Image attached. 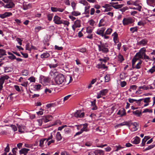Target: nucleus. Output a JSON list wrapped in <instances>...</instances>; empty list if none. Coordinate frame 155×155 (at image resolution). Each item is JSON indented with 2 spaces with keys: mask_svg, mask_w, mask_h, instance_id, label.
<instances>
[{
  "mask_svg": "<svg viewBox=\"0 0 155 155\" xmlns=\"http://www.w3.org/2000/svg\"><path fill=\"white\" fill-rule=\"evenodd\" d=\"M54 80L55 83L58 85L65 84L66 80L64 76L61 74H59L54 78Z\"/></svg>",
  "mask_w": 155,
  "mask_h": 155,
  "instance_id": "1",
  "label": "nucleus"
},
{
  "mask_svg": "<svg viewBox=\"0 0 155 155\" xmlns=\"http://www.w3.org/2000/svg\"><path fill=\"white\" fill-rule=\"evenodd\" d=\"M100 45H97L98 50L99 51H101L102 53H107L109 52V50L107 48L108 47V44L107 43H103L100 42Z\"/></svg>",
  "mask_w": 155,
  "mask_h": 155,
  "instance_id": "2",
  "label": "nucleus"
},
{
  "mask_svg": "<svg viewBox=\"0 0 155 155\" xmlns=\"http://www.w3.org/2000/svg\"><path fill=\"white\" fill-rule=\"evenodd\" d=\"M6 4L4 8H12L15 6V4L13 3L12 0H2Z\"/></svg>",
  "mask_w": 155,
  "mask_h": 155,
  "instance_id": "3",
  "label": "nucleus"
},
{
  "mask_svg": "<svg viewBox=\"0 0 155 155\" xmlns=\"http://www.w3.org/2000/svg\"><path fill=\"white\" fill-rule=\"evenodd\" d=\"M104 151L102 150H97L89 152L88 155H104Z\"/></svg>",
  "mask_w": 155,
  "mask_h": 155,
  "instance_id": "4",
  "label": "nucleus"
},
{
  "mask_svg": "<svg viewBox=\"0 0 155 155\" xmlns=\"http://www.w3.org/2000/svg\"><path fill=\"white\" fill-rule=\"evenodd\" d=\"M134 21V20L131 18H124L123 20V24L124 25H126L131 24Z\"/></svg>",
  "mask_w": 155,
  "mask_h": 155,
  "instance_id": "5",
  "label": "nucleus"
},
{
  "mask_svg": "<svg viewBox=\"0 0 155 155\" xmlns=\"http://www.w3.org/2000/svg\"><path fill=\"white\" fill-rule=\"evenodd\" d=\"M8 76L7 75L1 76L0 78V91L2 90L3 87V85L5 80L9 78Z\"/></svg>",
  "mask_w": 155,
  "mask_h": 155,
  "instance_id": "6",
  "label": "nucleus"
},
{
  "mask_svg": "<svg viewBox=\"0 0 155 155\" xmlns=\"http://www.w3.org/2000/svg\"><path fill=\"white\" fill-rule=\"evenodd\" d=\"M108 90L107 89H103L100 91L99 93L97 94V98L99 99L103 96L105 95L108 93Z\"/></svg>",
  "mask_w": 155,
  "mask_h": 155,
  "instance_id": "7",
  "label": "nucleus"
},
{
  "mask_svg": "<svg viewBox=\"0 0 155 155\" xmlns=\"http://www.w3.org/2000/svg\"><path fill=\"white\" fill-rule=\"evenodd\" d=\"M84 112H82L81 110H77V112L74 114V116L77 118H81L84 117Z\"/></svg>",
  "mask_w": 155,
  "mask_h": 155,
  "instance_id": "8",
  "label": "nucleus"
},
{
  "mask_svg": "<svg viewBox=\"0 0 155 155\" xmlns=\"http://www.w3.org/2000/svg\"><path fill=\"white\" fill-rule=\"evenodd\" d=\"M53 21L54 23L57 25L61 24L62 20L61 18L57 15H55Z\"/></svg>",
  "mask_w": 155,
  "mask_h": 155,
  "instance_id": "9",
  "label": "nucleus"
},
{
  "mask_svg": "<svg viewBox=\"0 0 155 155\" xmlns=\"http://www.w3.org/2000/svg\"><path fill=\"white\" fill-rule=\"evenodd\" d=\"M87 126L88 125L86 123L83 124H81L79 125V127L81 128V130L82 133L84 131L87 132L89 131Z\"/></svg>",
  "mask_w": 155,
  "mask_h": 155,
  "instance_id": "10",
  "label": "nucleus"
},
{
  "mask_svg": "<svg viewBox=\"0 0 155 155\" xmlns=\"http://www.w3.org/2000/svg\"><path fill=\"white\" fill-rule=\"evenodd\" d=\"M118 2H110V4L112 5V7L116 9L121 8L123 6V4L118 5Z\"/></svg>",
  "mask_w": 155,
  "mask_h": 155,
  "instance_id": "11",
  "label": "nucleus"
},
{
  "mask_svg": "<svg viewBox=\"0 0 155 155\" xmlns=\"http://www.w3.org/2000/svg\"><path fill=\"white\" fill-rule=\"evenodd\" d=\"M30 149L26 148H23L19 150V153L20 154H24V155H31L30 154H27L28 152Z\"/></svg>",
  "mask_w": 155,
  "mask_h": 155,
  "instance_id": "12",
  "label": "nucleus"
},
{
  "mask_svg": "<svg viewBox=\"0 0 155 155\" xmlns=\"http://www.w3.org/2000/svg\"><path fill=\"white\" fill-rule=\"evenodd\" d=\"M106 29L105 27H102L101 28V29H98L96 32V33L98 35L103 37L104 36V31Z\"/></svg>",
  "mask_w": 155,
  "mask_h": 155,
  "instance_id": "13",
  "label": "nucleus"
},
{
  "mask_svg": "<svg viewBox=\"0 0 155 155\" xmlns=\"http://www.w3.org/2000/svg\"><path fill=\"white\" fill-rule=\"evenodd\" d=\"M12 15V13L11 12H5L3 14H0V18L4 19L7 17H10Z\"/></svg>",
  "mask_w": 155,
  "mask_h": 155,
  "instance_id": "14",
  "label": "nucleus"
},
{
  "mask_svg": "<svg viewBox=\"0 0 155 155\" xmlns=\"http://www.w3.org/2000/svg\"><path fill=\"white\" fill-rule=\"evenodd\" d=\"M146 3L150 6L153 7L155 6V0H146Z\"/></svg>",
  "mask_w": 155,
  "mask_h": 155,
  "instance_id": "15",
  "label": "nucleus"
},
{
  "mask_svg": "<svg viewBox=\"0 0 155 155\" xmlns=\"http://www.w3.org/2000/svg\"><path fill=\"white\" fill-rule=\"evenodd\" d=\"M130 124L131 126L132 125L134 127L133 128L134 131H136L138 130L139 128V124L138 123L136 122L133 123L131 120H130Z\"/></svg>",
  "mask_w": 155,
  "mask_h": 155,
  "instance_id": "16",
  "label": "nucleus"
},
{
  "mask_svg": "<svg viewBox=\"0 0 155 155\" xmlns=\"http://www.w3.org/2000/svg\"><path fill=\"white\" fill-rule=\"evenodd\" d=\"M117 115H120V117H122L126 115V112L125 109L124 108H122L119 110L117 113Z\"/></svg>",
  "mask_w": 155,
  "mask_h": 155,
  "instance_id": "17",
  "label": "nucleus"
},
{
  "mask_svg": "<svg viewBox=\"0 0 155 155\" xmlns=\"http://www.w3.org/2000/svg\"><path fill=\"white\" fill-rule=\"evenodd\" d=\"M140 138L136 136L133 139L131 142L133 144H139L140 142Z\"/></svg>",
  "mask_w": 155,
  "mask_h": 155,
  "instance_id": "18",
  "label": "nucleus"
},
{
  "mask_svg": "<svg viewBox=\"0 0 155 155\" xmlns=\"http://www.w3.org/2000/svg\"><path fill=\"white\" fill-rule=\"evenodd\" d=\"M52 118V116L51 115L46 116L45 117H44V122L46 123L51 120Z\"/></svg>",
  "mask_w": 155,
  "mask_h": 155,
  "instance_id": "19",
  "label": "nucleus"
},
{
  "mask_svg": "<svg viewBox=\"0 0 155 155\" xmlns=\"http://www.w3.org/2000/svg\"><path fill=\"white\" fill-rule=\"evenodd\" d=\"M142 110H137L136 111H132V112L133 114L138 117H140L142 115Z\"/></svg>",
  "mask_w": 155,
  "mask_h": 155,
  "instance_id": "20",
  "label": "nucleus"
},
{
  "mask_svg": "<svg viewBox=\"0 0 155 155\" xmlns=\"http://www.w3.org/2000/svg\"><path fill=\"white\" fill-rule=\"evenodd\" d=\"M150 97H147L143 99H140L137 100V103L139 104L140 102L143 100L144 102V103H148L150 102Z\"/></svg>",
  "mask_w": 155,
  "mask_h": 155,
  "instance_id": "21",
  "label": "nucleus"
},
{
  "mask_svg": "<svg viewBox=\"0 0 155 155\" xmlns=\"http://www.w3.org/2000/svg\"><path fill=\"white\" fill-rule=\"evenodd\" d=\"M112 36L114 37L113 40L115 44L117 43H118L119 41L118 34L117 33L115 32L112 35Z\"/></svg>",
  "mask_w": 155,
  "mask_h": 155,
  "instance_id": "22",
  "label": "nucleus"
},
{
  "mask_svg": "<svg viewBox=\"0 0 155 155\" xmlns=\"http://www.w3.org/2000/svg\"><path fill=\"white\" fill-rule=\"evenodd\" d=\"M147 41H148L146 39H143L141 41L137 42V45H142L143 46H144L147 44Z\"/></svg>",
  "mask_w": 155,
  "mask_h": 155,
  "instance_id": "23",
  "label": "nucleus"
},
{
  "mask_svg": "<svg viewBox=\"0 0 155 155\" xmlns=\"http://www.w3.org/2000/svg\"><path fill=\"white\" fill-rule=\"evenodd\" d=\"M65 80V83L67 84H68L72 81L73 79L72 76L70 75H68L66 77Z\"/></svg>",
  "mask_w": 155,
  "mask_h": 155,
  "instance_id": "24",
  "label": "nucleus"
},
{
  "mask_svg": "<svg viewBox=\"0 0 155 155\" xmlns=\"http://www.w3.org/2000/svg\"><path fill=\"white\" fill-rule=\"evenodd\" d=\"M6 51L5 50L0 49V57L2 58L4 55H6Z\"/></svg>",
  "mask_w": 155,
  "mask_h": 155,
  "instance_id": "25",
  "label": "nucleus"
},
{
  "mask_svg": "<svg viewBox=\"0 0 155 155\" xmlns=\"http://www.w3.org/2000/svg\"><path fill=\"white\" fill-rule=\"evenodd\" d=\"M32 7L31 4L30 3L25 4L23 5V9L25 10H27Z\"/></svg>",
  "mask_w": 155,
  "mask_h": 155,
  "instance_id": "26",
  "label": "nucleus"
},
{
  "mask_svg": "<svg viewBox=\"0 0 155 155\" xmlns=\"http://www.w3.org/2000/svg\"><path fill=\"white\" fill-rule=\"evenodd\" d=\"M143 52H137L135 56H137L138 57V59L139 58H140L142 59H143Z\"/></svg>",
  "mask_w": 155,
  "mask_h": 155,
  "instance_id": "27",
  "label": "nucleus"
},
{
  "mask_svg": "<svg viewBox=\"0 0 155 155\" xmlns=\"http://www.w3.org/2000/svg\"><path fill=\"white\" fill-rule=\"evenodd\" d=\"M81 21L79 20H77L74 22V25L76 28H79L81 26Z\"/></svg>",
  "mask_w": 155,
  "mask_h": 155,
  "instance_id": "28",
  "label": "nucleus"
},
{
  "mask_svg": "<svg viewBox=\"0 0 155 155\" xmlns=\"http://www.w3.org/2000/svg\"><path fill=\"white\" fill-rule=\"evenodd\" d=\"M16 125L18 129V131L21 133H23L24 131L22 130L24 129L23 126L21 125H19L18 124H17Z\"/></svg>",
  "mask_w": 155,
  "mask_h": 155,
  "instance_id": "29",
  "label": "nucleus"
},
{
  "mask_svg": "<svg viewBox=\"0 0 155 155\" xmlns=\"http://www.w3.org/2000/svg\"><path fill=\"white\" fill-rule=\"evenodd\" d=\"M90 8V5H88L87 6H86L85 7L84 10L85 11L84 12V14H88L89 13V9Z\"/></svg>",
  "mask_w": 155,
  "mask_h": 155,
  "instance_id": "30",
  "label": "nucleus"
},
{
  "mask_svg": "<svg viewBox=\"0 0 155 155\" xmlns=\"http://www.w3.org/2000/svg\"><path fill=\"white\" fill-rule=\"evenodd\" d=\"M49 56V54L48 53L46 52L41 54V57L42 58H48Z\"/></svg>",
  "mask_w": 155,
  "mask_h": 155,
  "instance_id": "31",
  "label": "nucleus"
},
{
  "mask_svg": "<svg viewBox=\"0 0 155 155\" xmlns=\"http://www.w3.org/2000/svg\"><path fill=\"white\" fill-rule=\"evenodd\" d=\"M130 30L131 33H133L135 32H137L138 31V27L137 26L132 27L130 28Z\"/></svg>",
  "mask_w": 155,
  "mask_h": 155,
  "instance_id": "32",
  "label": "nucleus"
},
{
  "mask_svg": "<svg viewBox=\"0 0 155 155\" xmlns=\"http://www.w3.org/2000/svg\"><path fill=\"white\" fill-rule=\"evenodd\" d=\"M13 68L11 67H6L4 68V70L5 72H12L13 71Z\"/></svg>",
  "mask_w": 155,
  "mask_h": 155,
  "instance_id": "33",
  "label": "nucleus"
},
{
  "mask_svg": "<svg viewBox=\"0 0 155 155\" xmlns=\"http://www.w3.org/2000/svg\"><path fill=\"white\" fill-rule=\"evenodd\" d=\"M141 89H142L143 90H148V89H149V87L148 86H146L145 85H144L143 86L139 87H138V91H137L136 93H137V91H140V90Z\"/></svg>",
  "mask_w": 155,
  "mask_h": 155,
  "instance_id": "34",
  "label": "nucleus"
},
{
  "mask_svg": "<svg viewBox=\"0 0 155 155\" xmlns=\"http://www.w3.org/2000/svg\"><path fill=\"white\" fill-rule=\"evenodd\" d=\"M56 138L58 141L62 139V137L60 133L58 132L56 134Z\"/></svg>",
  "mask_w": 155,
  "mask_h": 155,
  "instance_id": "35",
  "label": "nucleus"
},
{
  "mask_svg": "<svg viewBox=\"0 0 155 155\" xmlns=\"http://www.w3.org/2000/svg\"><path fill=\"white\" fill-rule=\"evenodd\" d=\"M46 140V138H42L40 140L39 146L41 147H43L44 142Z\"/></svg>",
  "mask_w": 155,
  "mask_h": 155,
  "instance_id": "36",
  "label": "nucleus"
},
{
  "mask_svg": "<svg viewBox=\"0 0 155 155\" xmlns=\"http://www.w3.org/2000/svg\"><path fill=\"white\" fill-rule=\"evenodd\" d=\"M50 75L52 77H54L55 76H56L57 74V73L56 72L55 70H54V71H51L50 73Z\"/></svg>",
  "mask_w": 155,
  "mask_h": 155,
  "instance_id": "37",
  "label": "nucleus"
},
{
  "mask_svg": "<svg viewBox=\"0 0 155 155\" xmlns=\"http://www.w3.org/2000/svg\"><path fill=\"white\" fill-rule=\"evenodd\" d=\"M97 66L98 68L99 69L102 68H107L104 64H102V62H101V64H98Z\"/></svg>",
  "mask_w": 155,
  "mask_h": 155,
  "instance_id": "38",
  "label": "nucleus"
},
{
  "mask_svg": "<svg viewBox=\"0 0 155 155\" xmlns=\"http://www.w3.org/2000/svg\"><path fill=\"white\" fill-rule=\"evenodd\" d=\"M138 60V58H135V57H134L132 60V68H134V65L135 64L136 61Z\"/></svg>",
  "mask_w": 155,
  "mask_h": 155,
  "instance_id": "39",
  "label": "nucleus"
},
{
  "mask_svg": "<svg viewBox=\"0 0 155 155\" xmlns=\"http://www.w3.org/2000/svg\"><path fill=\"white\" fill-rule=\"evenodd\" d=\"M105 82H109L110 80V75L107 74L104 77Z\"/></svg>",
  "mask_w": 155,
  "mask_h": 155,
  "instance_id": "40",
  "label": "nucleus"
},
{
  "mask_svg": "<svg viewBox=\"0 0 155 155\" xmlns=\"http://www.w3.org/2000/svg\"><path fill=\"white\" fill-rule=\"evenodd\" d=\"M142 61L140 60V61L137 64L135 67H134V68H136L137 69H140V65L142 64Z\"/></svg>",
  "mask_w": 155,
  "mask_h": 155,
  "instance_id": "41",
  "label": "nucleus"
},
{
  "mask_svg": "<svg viewBox=\"0 0 155 155\" xmlns=\"http://www.w3.org/2000/svg\"><path fill=\"white\" fill-rule=\"evenodd\" d=\"M72 15L74 16H77L81 15V13L78 11H74L72 12Z\"/></svg>",
  "mask_w": 155,
  "mask_h": 155,
  "instance_id": "42",
  "label": "nucleus"
},
{
  "mask_svg": "<svg viewBox=\"0 0 155 155\" xmlns=\"http://www.w3.org/2000/svg\"><path fill=\"white\" fill-rule=\"evenodd\" d=\"M71 130L69 127H67L64 129V132L65 134H69L71 132Z\"/></svg>",
  "mask_w": 155,
  "mask_h": 155,
  "instance_id": "43",
  "label": "nucleus"
},
{
  "mask_svg": "<svg viewBox=\"0 0 155 155\" xmlns=\"http://www.w3.org/2000/svg\"><path fill=\"white\" fill-rule=\"evenodd\" d=\"M155 146V144H152L151 145L147 147L143 151H146L150 149H152V148L154 147Z\"/></svg>",
  "mask_w": 155,
  "mask_h": 155,
  "instance_id": "44",
  "label": "nucleus"
},
{
  "mask_svg": "<svg viewBox=\"0 0 155 155\" xmlns=\"http://www.w3.org/2000/svg\"><path fill=\"white\" fill-rule=\"evenodd\" d=\"M53 14H48L47 15L48 19L49 21H51L52 20Z\"/></svg>",
  "mask_w": 155,
  "mask_h": 155,
  "instance_id": "45",
  "label": "nucleus"
},
{
  "mask_svg": "<svg viewBox=\"0 0 155 155\" xmlns=\"http://www.w3.org/2000/svg\"><path fill=\"white\" fill-rule=\"evenodd\" d=\"M104 20L103 19H101L99 22V23L98 25V27H100L101 26H103L105 25L104 24H103V23L104 22Z\"/></svg>",
  "mask_w": 155,
  "mask_h": 155,
  "instance_id": "46",
  "label": "nucleus"
},
{
  "mask_svg": "<svg viewBox=\"0 0 155 155\" xmlns=\"http://www.w3.org/2000/svg\"><path fill=\"white\" fill-rule=\"evenodd\" d=\"M80 3L83 4L84 5L87 6L88 5H90L85 0H82L80 1Z\"/></svg>",
  "mask_w": 155,
  "mask_h": 155,
  "instance_id": "47",
  "label": "nucleus"
},
{
  "mask_svg": "<svg viewBox=\"0 0 155 155\" xmlns=\"http://www.w3.org/2000/svg\"><path fill=\"white\" fill-rule=\"evenodd\" d=\"M112 30L110 28H109L107 29V30L105 31V35H110V34L112 31Z\"/></svg>",
  "mask_w": 155,
  "mask_h": 155,
  "instance_id": "48",
  "label": "nucleus"
},
{
  "mask_svg": "<svg viewBox=\"0 0 155 155\" xmlns=\"http://www.w3.org/2000/svg\"><path fill=\"white\" fill-rule=\"evenodd\" d=\"M61 24H63L64 25H66L67 26H68L70 24V23L67 21L62 20Z\"/></svg>",
  "mask_w": 155,
  "mask_h": 155,
  "instance_id": "49",
  "label": "nucleus"
},
{
  "mask_svg": "<svg viewBox=\"0 0 155 155\" xmlns=\"http://www.w3.org/2000/svg\"><path fill=\"white\" fill-rule=\"evenodd\" d=\"M118 61L121 62L124 60L123 56L121 54H119L118 56Z\"/></svg>",
  "mask_w": 155,
  "mask_h": 155,
  "instance_id": "50",
  "label": "nucleus"
},
{
  "mask_svg": "<svg viewBox=\"0 0 155 155\" xmlns=\"http://www.w3.org/2000/svg\"><path fill=\"white\" fill-rule=\"evenodd\" d=\"M43 28H42V27L41 26H38L37 27H36L35 28V31L36 32H38L40 30L43 29Z\"/></svg>",
  "mask_w": 155,
  "mask_h": 155,
  "instance_id": "51",
  "label": "nucleus"
},
{
  "mask_svg": "<svg viewBox=\"0 0 155 155\" xmlns=\"http://www.w3.org/2000/svg\"><path fill=\"white\" fill-rule=\"evenodd\" d=\"M155 71V67L154 66H153L151 69H149L148 71V72H150L151 74L153 73Z\"/></svg>",
  "mask_w": 155,
  "mask_h": 155,
  "instance_id": "52",
  "label": "nucleus"
},
{
  "mask_svg": "<svg viewBox=\"0 0 155 155\" xmlns=\"http://www.w3.org/2000/svg\"><path fill=\"white\" fill-rule=\"evenodd\" d=\"M115 147L117 148L115 150V151H117L121 149L124 148V147H122L120 145H117L115 146Z\"/></svg>",
  "mask_w": 155,
  "mask_h": 155,
  "instance_id": "53",
  "label": "nucleus"
},
{
  "mask_svg": "<svg viewBox=\"0 0 155 155\" xmlns=\"http://www.w3.org/2000/svg\"><path fill=\"white\" fill-rule=\"evenodd\" d=\"M28 82L26 81L25 82H24L22 84H21V85L23 86L24 87H25V88L27 89L28 87Z\"/></svg>",
  "mask_w": 155,
  "mask_h": 155,
  "instance_id": "54",
  "label": "nucleus"
},
{
  "mask_svg": "<svg viewBox=\"0 0 155 155\" xmlns=\"http://www.w3.org/2000/svg\"><path fill=\"white\" fill-rule=\"evenodd\" d=\"M55 49L58 50H62L63 49V47H59L58 46L55 45L54 46Z\"/></svg>",
  "mask_w": 155,
  "mask_h": 155,
  "instance_id": "55",
  "label": "nucleus"
},
{
  "mask_svg": "<svg viewBox=\"0 0 155 155\" xmlns=\"http://www.w3.org/2000/svg\"><path fill=\"white\" fill-rule=\"evenodd\" d=\"M78 51L82 53H84L86 51V49L85 48H82L78 49Z\"/></svg>",
  "mask_w": 155,
  "mask_h": 155,
  "instance_id": "56",
  "label": "nucleus"
},
{
  "mask_svg": "<svg viewBox=\"0 0 155 155\" xmlns=\"http://www.w3.org/2000/svg\"><path fill=\"white\" fill-rule=\"evenodd\" d=\"M143 59H147V60H149L150 59V58L148 56H147L145 52H143Z\"/></svg>",
  "mask_w": 155,
  "mask_h": 155,
  "instance_id": "57",
  "label": "nucleus"
},
{
  "mask_svg": "<svg viewBox=\"0 0 155 155\" xmlns=\"http://www.w3.org/2000/svg\"><path fill=\"white\" fill-rule=\"evenodd\" d=\"M10 150L9 145V144L8 143L5 149V151L6 152H9Z\"/></svg>",
  "mask_w": 155,
  "mask_h": 155,
  "instance_id": "58",
  "label": "nucleus"
},
{
  "mask_svg": "<svg viewBox=\"0 0 155 155\" xmlns=\"http://www.w3.org/2000/svg\"><path fill=\"white\" fill-rule=\"evenodd\" d=\"M45 92L46 94L50 93L51 92V90L48 88H46L45 90Z\"/></svg>",
  "mask_w": 155,
  "mask_h": 155,
  "instance_id": "59",
  "label": "nucleus"
},
{
  "mask_svg": "<svg viewBox=\"0 0 155 155\" xmlns=\"http://www.w3.org/2000/svg\"><path fill=\"white\" fill-rule=\"evenodd\" d=\"M8 58L9 59H11V60H14V59H15L16 58V56L15 55H14L13 54L11 56H8Z\"/></svg>",
  "mask_w": 155,
  "mask_h": 155,
  "instance_id": "60",
  "label": "nucleus"
},
{
  "mask_svg": "<svg viewBox=\"0 0 155 155\" xmlns=\"http://www.w3.org/2000/svg\"><path fill=\"white\" fill-rule=\"evenodd\" d=\"M120 84L121 87H124L127 84V83L125 81H121Z\"/></svg>",
  "mask_w": 155,
  "mask_h": 155,
  "instance_id": "61",
  "label": "nucleus"
},
{
  "mask_svg": "<svg viewBox=\"0 0 155 155\" xmlns=\"http://www.w3.org/2000/svg\"><path fill=\"white\" fill-rule=\"evenodd\" d=\"M124 123L125 125H127L129 127H130L131 124H130V121H124Z\"/></svg>",
  "mask_w": 155,
  "mask_h": 155,
  "instance_id": "62",
  "label": "nucleus"
},
{
  "mask_svg": "<svg viewBox=\"0 0 155 155\" xmlns=\"http://www.w3.org/2000/svg\"><path fill=\"white\" fill-rule=\"evenodd\" d=\"M92 31V30L89 27H87L86 28V32L87 33H90Z\"/></svg>",
  "mask_w": 155,
  "mask_h": 155,
  "instance_id": "63",
  "label": "nucleus"
},
{
  "mask_svg": "<svg viewBox=\"0 0 155 155\" xmlns=\"http://www.w3.org/2000/svg\"><path fill=\"white\" fill-rule=\"evenodd\" d=\"M71 96V95H68L65 97L63 99V101L64 102L67 100H68V99Z\"/></svg>",
  "mask_w": 155,
  "mask_h": 155,
  "instance_id": "64",
  "label": "nucleus"
}]
</instances>
